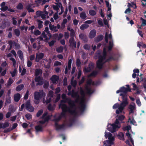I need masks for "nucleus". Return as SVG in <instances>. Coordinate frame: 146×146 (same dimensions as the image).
<instances>
[{"instance_id": "1", "label": "nucleus", "mask_w": 146, "mask_h": 146, "mask_svg": "<svg viewBox=\"0 0 146 146\" xmlns=\"http://www.w3.org/2000/svg\"><path fill=\"white\" fill-rule=\"evenodd\" d=\"M62 97L63 100L61 101L59 107L61 108L62 112L58 120L60 119V117H64L66 112L74 115L76 114V103L66 98L65 94H63Z\"/></svg>"}, {"instance_id": "2", "label": "nucleus", "mask_w": 146, "mask_h": 146, "mask_svg": "<svg viewBox=\"0 0 146 146\" xmlns=\"http://www.w3.org/2000/svg\"><path fill=\"white\" fill-rule=\"evenodd\" d=\"M127 88L123 87L121 88L119 90L116 91L117 94L119 92L121 93L120 96H121L122 100L120 104L116 103L113 106V109L118 108L116 111V113L117 114L122 112L125 107L129 104V102L127 98V92L128 91H131V89L129 88V85H127Z\"/></svg>"}, {"instance_id": "3", "label": "nucleus", "mask_w": 146, "mask_h": 146, "mask_svg": "<svg viewBox=\"0 0 146 146\" xmlns=\"http://www.w3.org/2000/svg\"><path fill=\"white\" fill-rule=\"evenodd\" d=\"M96 55L98 57V60L97 62V67L101 69L102 68L103 64L106 61V48H104L102 53L99 54L96 53Z\"/></svg>"}, {"instance_id": "4", "label": "nucleus", "mask_w": 146, "mask_h": 146, "mask_svg": "<svg viewBox=\"0 0 146 146\" xmlns=\"http://www.w3.org/2000/svg\"><path fill=\"white\" fill-rule=\"evenodd\" d=\"M97 74V72L96 71H94L92 72L90 75L88 76V79L87 81V85L86 87V92L88 94H91L93 92L91 88L88 85H97L95 84L94 82L90 79L89 78L91 76L94 77Z\"/></svg>"}, {"instance_id": "5", "label": "nucleus", "mask_w": 146, "mask_h": 146, "mask_svg": "<svg viewBox=\"0 0 146 146\" xmlns=\"http://www.w3.org/2000/svg\"><path fill=\"white\" fill-rule=\"evenodd\" d=\"M50 117L48 115L47 112H45L42 115V119L43 121H40L39 123L40 125L36 126L35 129L36 132H41L42 131V125L45 122L47 121L50 119Z\"/></svg>"}, {"instance_id": "6", "label": "nucleus", "mask_w": 146, "mask_h": 146, "mask_svg": "<svg viewBox=\"0 0 146 146\" xmlns=\"http://www.w3.org/2000/svg\"><path fill=\"white\" fill-rule=\"evenodd\" d=\"M128 108L129 109V116L128 122L133 125L135 124V122L133 118V113L135 110V105L130 104L129 105Z\"/></svg>"}, {"instance_id": "7", "label": "nucleus", "mask_w": 146, "mask_h": 146, "mask_svg": "<svg viewBox=\"0 0 146 146\" xmlns=\"http://www.w3.org/2000/svg\"><path fill=\"white\" fill-rule=\"evenodd\" d=\"M45 94L42 90H40L38 91H36L34 93V102L35 104H38L40 102V100L45 96Z\"/></svg>"}, {"instance_id": "8", "label": "nucleus", "mask_w": 146, "mask_h": 146, "mask_svg": "<svg viewBox=\"0 0 146 146\" xmlns=\"http://www.w3.org/2000/svg\"><path fill=\"white\" fill-rule=\"evenodd\" d=\"M105 136L106 138H108V140L104 142V146H111L114 144L115 138L112 134L110 133H106L105 132Z\"/></svg>"}, {"instance_id": "9", "label": "nucleus", "mask_w": 146, "mask_h": 146, "mask_svg": "<svg viewBox=\"0 0 146 146\" xmlns=\"http://www.w3.org/2000/svg\"><path fill=\"white\" fill-rule=\"evenodd\" d=\"M120 127V125L119 124L118 119H116L114 123L108 125V129L111 132L113 133L117 131Z\"/></svg>"}, {"instance_id": "10", "label": "nucleus", "mask_w": 146, "mask_h": 146, "mask_svg": "<svg viewBox=\"0 0 146 146\" xmlns=\"http://www.w3.org/2000/svg\"><path fill=\"white\" fill-rule=\"evenodd\" d=\"M105 40L107 43L109 41L108 49L109 50H111L113 45L112 36L111 33L109 35H108L107 33H106L105 36Z\"/></svg>"}, {"instance_id": "11", "label": "nucleus", "mask_w": 146, "mask_h": 146, "mask_svg": "<svg viewBox=\"0 0 146 146\" xmlns=\"http://www.w3.org/2000/svg\"><path fill=\"white\" fill-rule=\"evenodd\" d=\"M80 94L82 96V98L80 99V105L81 110H82L85 108V98H84V92L82 89L80 88Z\"/></svg>"}, {"instance_id": "12", "label": "nucleus", "mask_w": 146, "mask_h": 146, "mask_svg": "<svg viewBox=\"0 0 146 146\" xmlns=\"http://www.w3.org/2000/svg\"><path fill=\"white\" fill-rule=\"evenodd\" d=\"M105 2L107 6L108 7V11L107 12V17L108 19L109 20H110L111 19V17L112 16L111 12V6L109 4V3L108 1H106Z\"/></svg>"}, {"instance_id": "13", "label": "nucleus", "mask_w": 146, "mask_h": 146, "mask_svg": "<svg viewBox=\"0 0 146 146\" xmlns=\"http://www.w3.org/2000/svg\"><path fill=\"white\" fill-rule=\"evenodd\" d=\"M53 92L52 91H50L49 92L47 96V100L46 101H44V100L43 101V103H46L47 104L49 103L51 101V98L53 97Z\"/></svg>"}, {"instance_id": "14", "label": "nucleus", "mask_w": 146, "mask_h": 146, "mask_svg": "<svg viewBox=\"0 0 146 146\" xmlns=\"http://www.w3.org/2000/svg\"><path fill=\"white\" fill-rule=\"evenodd\" d=\"M68 94V95H71L72 97L76 98V102L78 101L79 99V97L78 92H74L73 91H72V92H69Z\"/></svg>"}, {"instance_id": "15", "label": "nucleus", "mask_w": 146, "mask_h": 146, "mask_svg": "<svg viewBox=\"0 0 146 146\" xmlns=\"http://www.w3.org/2000/svg\"><path fill=\"white\" fill-rule=\"evenodd\" d=\"M26 108L27 110L31 112L33 111L34 109V108L30 105V102L29 101H27L26 102Z\"/></svg>"}, {"instance_id": "16", "label": "nucleus", "mask_w": 146, "mask_h": 146, "mask_svg": "<svg viewBox=\"0 0 146 146\" xmlns=\"http://www.w3.org/2000/svg\"><path fill=\"white\" fill-rule=\"evenodd\" d=\"M94 67V65L93 63H90L87 68H85L84 69V73H87L90 72L92 70Z\"/></svg>"}, {"instance_id": "17", "label": "nucleus", "mask_w": 146, "mask_h": 146, "mask_svg": "<svg viewBox=\"0 0 146 146\" xmlns=\"http://www.w3.org/2000/svg\"><path fill=\"white\" fill-rule=\"evenodd\" d=\"M44 56V54L42 53L38 52L36 54L35 60L36 62H38L40 60L42 59Z\"/></svg>"}, {"instance_id": "18", "label": "nucleus", "mask_w": 146, "mask_h": 146, "mask_svg": "<svg viewBox=\"0 0 146 146\" xmlns=\"http://www.w3.org/2000/svg\"><path fill=\"white\" fill-rule=\"evenodd\" d=\"M9 44L10 46V49L13 46H15V48L18 49L19 48V44L16 43L14 42H12L11 41H9Z\"/></svg>"}, {"instance_id": "19", "label": "nucleus", "mask_w": 146, "mask_h": 146, "mask_svg": "<svg viewBox=\"0 0 146 146\" xmlns=\"http://www.w3.org/2000/svg\"><path fill=\"white\" fill-rule=\"evenodd\" d=\"M38 39H39L40 40H43L45 41H47L48 40V39L45 34V32H43L41 36Z\"/></svg>"}, {"instance_id": "20", "label": "nucleus", "mask_w": 146, "mask_h": 146, "mask_svg": "<svg viewBox=\"0 0 146 146\" xmlns=\"http://www.w3.org/2000/svg\"><path fill=\"white\" fill-rule=\"evenodd\" d=\"M36 82L38 83L36 84V85H41L43 84V79L39 77H36L35 78Z\"/></svg>"}, {"instance_id": "21", "label": "nucleus", "mask_w": 146, "mask_h": 146, "mask_svg": "<svg viewBox=\"0 0 146 146\" xmlns=\"http://www.w3.org/2000/svg\"><path fill=\"white\" fill-rule=\"evenodd\" d=\"M50 79L53 83H56L59 80V78L57 76L53 75Z\"/></svg>"}, {"instance_id": "22", "label": "nucleus", "mask_w": 146, "mask_h": 146, "mask_svg": "<svg viewBox=\"0 0 146 146\" xmlns=\"http://www.w3.org/2000/svg\"><path fill=\"white\" fill-rule=\"evenodd\" d=\"M96 34V31L95 30H91L89 34V36L91 38H94Z\"/></svg>"}, {"instance_id": "23", "label": "nucleus", "mask_w": 146, "mask_h": 146, "mask_svg": "<svg viewBox=\"0 0 146 146\" xmlns=\"http://www.w3.org/2000/svg\"><path fill=\"white\" fill-rule=\"evenodd\" d=\"M21 98V95L19 93L15 94L14 96V100L15 102H18L19 100Z\"/></svg>"}, {"instance_id": "24", "label": "nucleus", "mask_w": 146, "mask_h": 146, "mask_svg": "<svg viewBox=\"0 0 146 146\" xmlns=\"http://www.w3.org/2000/svg\"><path fill=\"white\" fill-rule=\"evenodd\" d=\"M69 42L70 45L75 47L76 46V43L74 42V39L73 38H70L69 40Z\"/></svg>"}, {"instance_id": "25", "label": "nucleus", "mask_w": 146, "mask_h": 146, "mask_svg": "<svg viewBox=\"0 0 146 146\" xmlns=\"http://www.w3.org/2000/svg\"><path fill=\"white\" fill-rule=\"evenodd\" d=\"M56 129L57 130H59L60 129H64L66 127V125L64 124L62 125H58L56 124Z\"/></svg>"}, {"instance_id": "26", "label": "nucleus", "mask_w": 146, "mask_h": 146, "mask_svg": "<svg viewBox=\"0 0 146 146\" xmlns=\"http://www.w3.org/2000/svg\"><path fill=\"white\" fill-rule=\"evenodd\" d=\"M49 1H46L45 0H38L35 1L37 4L41 3L42 5H43L45 4L46 2H48Z\"/></svg>"}, {"instance_id": "27", "label": "nucleus", "mask_w": 146, "mask_h": 146, "mask_svg": "<svg viewBox=\"0 0 146 146\" xmlns=\"http://www.w3.org/2000/svg\"><path fill=\"white\" fill-rule=\"evenodd\" d=\"M14 68V70L13 72H10L12 77H13L15 76L17 73V66L15 67Z\"/></svg>"}, {"instance_id": "28", "label": "nucleus", "mask_w": 146, "mask_h": 146, "mask_svg": "<svg viewBox=\"0 0 146 146\" xmlns=\"http://www.w3.org/2000/svg\"><path fill=\"white\" fill-rule=\"evenodd\" d=\"M49 28L50 30L55 32L57 31L58 30L56 29V27L51 24H49Z\"/></svg>"}, {"instance_id": "29", "label": "nucleus", "mask_w": 146, "mask_h": 146, "mask_svg": "<svg viewBox=\"0 0 146 146\" xmlns=\"http://www.w3.org/2000/svg\"><path fill=\"white\" fill-rule=\"evenodd\" d=\"M24 86L23 84H21L17 86L16 88V90L17 91H20L24 88Z\"/></svg>"}, {"instance_id": "30", "label": "nucleus", "mask_w": 146, "mask_h": 146, "mask_svg": "<svg viewBox=\"0 0 146 146\" xmlns=\"http://www.w3.org/2000/svg\"><path fill=\"white\" fill-rule=\"evenodd\" d=\"M48 14V12L46 11H45L44 12H42V13L41 16V18L43 19H45L46 18V16Z\"/></svg>"}, {"instance_id": "31", "label": "nucleus", "mask_w": 146, "mask_h": 146, "mask_svg": "<svg viewBox=\"0 0 146 146\" xmlns=\"http://www.w3.org/2000/svg\"><path fill=\"white\" fill-rule=\"evenodd\" d=\"M42 73V70H41L37 69L35 71V75L38 76L41 74Z\"/></svg>"}, {"instance_id": "32", "label": "nucleus", "mask_w": 146, "mask_h": 146, "mask_svg": "<svg viewBox=\"0 0 146 146\" xmlns=\"http://www.w3.org/2000/svg\"><path fill=\"white\" fill-rule=\"evenodd\" d=\"M125 118L124 116L123 115H119L118 116V118L116 119H118V121L119 122V124H120V122H121Z\"/></svg>"}, {"instance_id": "33", "label": "nucleus", "mask_w": 146, "mask_h": 146, "mask_svg": "<svg viewBox=\"0 0 146 146\" xmlns=\"http://www.w3.org/2000/svg\"><path fill=\"white\" fill-rule=\"evenodd\" d=\"M103 36L102 35H100L95 39L96 42H99L103 38Z\"/></svg>"}, {"instance_id": "34", "label": "nucleus", "mask_w": 146, "mask_h": 146, "mask_svg": "<svg viewBox=\"0 0 146 146\" xmlns=\"http://www.w3.org/2000/svg\"><path fill=\"white\" fill-rule=\"evenodd\" d=\"M90 15L91 16H93L96 14V12L93 10H90L89 11Z\"/></svg>"}, {"instance_id": "35", "label": "nucleus", "mask_w": 146, "mask_h": 146, "mask_svg": "<svg viewBox=\"0 0 146 146\" xmlns=\"http://www.w3.org/2000/svg\"><path fill=\"white\" fill-rule=\"evenodd\" d=\"M80 17L82 19H85L86 17V16L85 12H82L80 14Z\"/></svg>"}, {"instance_id": "36", "label": "nucleus", "mask_w": 146, "mask_h": 146, "mask_svg": "<svg viewBox=\"0 0 146 146\" xmlns=\"http://www.w3.org/2000/svg\"><path fill=\"white\" fill-rule=\"evenodd\" d=\"M89 25L86 24H83L80 27V29L81 30H84L88 28L89 27Z\"/></svg>"}, {"instance_id": "37", "label": "nucleus", "mask_w": 146, "mask_h": 146, "mask_svg": "<svg viewBox=\"0 0 146 146\" xmlns=\"http://www.w3.org/2000/svg\"><path fill=\"white\" fill-rule=\"evenodd\" d=\"M118 137L119 139L121 140H124L123 134L122 133H120L118 135Z\"/></svg>"}, {"instance_id": "38", "label": "nucleus", "mask_w": 146, "mask_h": 146, "mask_svg": "<svg viewBox=\"0 0 146 146\" xmlns=\"http://www.w3.org/2000/svg\"><path fill=\"white\" fill-rule=\"evenodd\" d=\"M6 102H5V104H9L11 103V98L10 96H7L6 98Z\"/></svg>"}, {"instance_id": "39", "label": "nucleus", "mask_w": 146, "mask_h": 146, "mask_svg": "<svg viewBox=\"0 0 146 146\" xmlns=\"http://www.w3.org/2000/svg\"><path fill=\"white\" fill-rule=\"evenodd\" d=\"M131 129V127L129 126H127L126 127H124L123 128V130L124 131L127 130L128 132H129V131Z\"/></svg>"}, {"instance_id": "40", "label": "nucleus", "mask_w": 146, "mask_h": 146, "mask_svg": "<svg viewBox=\"0 0 146 146\" xmlns=\"http://www.w3.org/2000/svg\"><path fill=\"white\" fill-rule=\"evenodd\" d=\"M17 54L19 57L22 59L23 58V53L21 50H19L17 52Z\"/></svg>"}, {"instance_id": "41", "label": "nucleus", "mask_w": 146, "mask_h": 146, "mask_svg": "<svg viewBox=\"0 0 146 146\" xmlns=\"http://www.w3.org/2000/svg\"><path fill=\"white\" fill-rule=\"evenodd\" d=\"M74 77H72L71 80V84L74 87H75L76 84V80H74Z\"/></svg>"}, {"instance_id": "42", "label": "nucleus", "mask_w": 146, "mask_h": 146, "mask_svg": "<svg viewBox=\"0 0 146 146\" xmlns=\"http://www.w3.org/2000/svg\"><path fill=\"white\" fill-rule=\"evenodd\" d=\"M126 135L127 136L128 138L130 140L131 143L132 144L133 143V140L132 139L130 136V134L129 133V132H128L127 133H126Z\"/></svg>"}, {"instance_id": "43", "label": "nucleus", "mask_w": 146, "mask_h": 146, "mask_svg": "<svg viewBox=\"0 0 146 146\" xmlns=\"http://www.w3.org/2000/svg\"><path fill=\"white\" fill-rule=\"evenodd\" d=\"M52 7L54 9L56 10L57 11L56 12H57V11H58V10L59 7H60V5H52Z\"/></svg>"}, {"instance_id": "44", "label": "nucleus", "mask_w": 146, "mask_h": 146, "mask_svg": "<svg viewBox=\"0 0 146 146\" xmlns=\"http://www.w3.org/2000/svg\"><path fill=\"white\" fill-rule=\"evenodd\" d=\"M13 80L11 78H10L8 81L7 86H10L13 83Z\"/></svg>"}, {"instance_id": "45", "label": "nucleus", "mask_w": 146, "mask_h": 146, "mask_svg": "<svg viewBox=\"0 0 146 146\" xmlns=\"http://www.w3.org/2000/svg\"><path fill=\"white\" fill-rule=\"evenodd\" d=\"M14 31L15 35L17 36H19L20 34V32L18 29H15Z\"/></svg>"}, {"instance_id": "46", "label": "nucleus", "mask_w": 146, "mask_h": 146, "mask_svg": "<svg viewBox=\"0 0 146 146\" xmlns=\"http://www.w3.org/2000/svg\"><path fill=\"white\" fill-rule=\"evenodd\" d=\"M10 60L12 61L14 68H15V67L17 66L16 64V61L13 58H10Z\"/></svg>"}, {"instance_id": "47", "label": "nucleus", "mask_w": 146, "mask_h": 146, "mask_svg": "<svg viewBox=\"0 0 146 146\" xmlns=\"http://www.w3.org/2000/svg\"><path fill=\"white\" fill-rule=\"evenodd\" d=\"M71 63L72 60L71 59H70L68 61V67H67V68L68 69V70H70L71 68Z\"/></svg>"}, {"instance_id": "48", "label": "nucleus", "mask_w": 146, "mask_h": 146, "mask_svg": "<svg viewBox=\"0 0 146 146\" xmlns=\"http://www.w3.org/2000/svg\"><path fill=\"white\" fill-rule=\"evenodd\" d=\"M44 31L48 34V36H49L50 38L51 36V34L49 33L48 28V27H47L45 28Z\"/></svg>"}, {"instance_id": "49", "label": "nucleus", "mask_w": 146, "mask_h": 146, "mask_svg": "<svg viewBox=\"0 0 146 146\" xmlns=\"http://www.w3.org/2000/svg\"><path fill=\"white\" fill-rule=\"evenodd\" d=\"M8 7L7 6H5L1 7L0 9L1 11H4L7 10Z\"/></svg>"}, {"instance_id": "50", "label": "nucleus", "mask_w": 146, "mask_h": 146, "mask_svg": "<svg viewBox=\"0 0 146 146\" xmlns=\"http://www.w3.org/2000/svg\"><path fill=\"white\" fill-rule=\"evenodd\" d=\"M23 6L21 3H19L17 6V8L18 9H21L23 8Z\"/></svg>"}, {"instance_id": "51", "label": "nucleus", "mask_w": 146, "mask_h": 146, "mask_svg": "<svg viewBox=\"0 0 146 146\" xmlns=\"http://www.w3.org/2000/svg\"><path fill=\"white\" fill-rule=\"evenodd\" d=\"M38 28L40 29V28H42V22L40 20H38Z\"/></svg>"}, {"instance_id": "52", "label": "nucleus", "mask_w": 146, "mask_h": 146, "mask_svg": "<svg viewBox=\"0 0 146 146\" xmlns=\"http://www.w3.org/2000/svg\"><path fill=\"white\" fill-rule=\"evenodd\" d=\"M34 34L36 35H40V32L38 30H35L33 32Z\"/></svg>"}, {"instance_id": "53", "label": "nucleus", "mask_w": 146, "mask_h": 146, "mask_svg": "<svg viewBox=\"0 0 146 146\" xmlns=\"http://www.w3.org/2000/svg\"><path fill=\"white\" fill-rule=\"evenodd\" d=\"M48 108L50 111H52L54 109V107L52 106L51 104H49L48 106Z\"/></svg>"}, {"instance_id": "54", "label": "nucleus", "mask_w": 146, "mask_h": 146, "mask_svg": "<svg viewBox=\"0 0 146 146\" xmlns=\"http://www.w3.org/2000/svg\"><path fill=\"white\" fill-rule=\"evenodd\" d=\"M63 50V47L62 46H60L56 49L57 51L59 52H61Z\"/></svg>"}, {"instance_id": "55", "label": "nucleus", "mask_w": 146, "mask_h": 146, "mask_svg": "<svg viewBox=\"0 0 146 146\" xmlns=\"http://www.w3.org/2000/svg\"><path fill=\"white\" fill-rule=\"evenodd\" d=\"M49 83L47 81H46L44 82V87L45 88H47L48 86Z\"/></svg>"}, {"instance_id": "56", "label": "nucleus", "mask_w": 146, "mask_h": 146, "mask_svg": "<svg viewBox=\"0 0 146 146\" xmlns=\"http://www.w3.org/2000/svg\"><path fill=\"white\" fill-rule=\"evenodd\" d=\"M55 40H52L50 42H48V44L50 46H51L53 45L55 42H56Z\"/></svg>"}, {"instance_id": "57", "label": "nucleus", "mask_w": 146, "mask_h": 146, "mask_svg": "<svg viewBox=\"0 0 146 146\" xmlns=\"http://www.w3.org/2000/svg\"><path fill=\"white\" fill-rule=\"evenodd\" d=\"M75 35V33L74 31V30L72 29H71L70 30V35L71 36H74Z\"/></svg>"}, {"instance_id": "58", "label": "nucleus", "mask_w": 146, "mask_h": 146, "mask_svg": "<svg viewBox=\"0 0 146 146\" xmlns=\"http://www.w3.org/2000/svg\"><path fill=\"white\" fill-rule=\"evenodd\" d=\"M43 111L42 110H39L37 113L36 116L37 117H39L40 115L42 113Z\"/></svg>"}, {"instance_id": "59", "label": "nucleus", "mask_w": 146, "mask_h": 146, "mask_svg": "<svg viewBox=\"0 0 146 146\" xmlns=\"http://www.w3.org/2000/svg\"><path fill=\"white\" fill-rule=\"evenodd\" d=\"M76 65L78 66H80V65L81 62L79 59H77L76 60Z\"/></svg>"}, {"instance_id": "60", "label": "nucleus", "mask_w": 146, "mask_h": 146, "mask_svg": "<svg viewBox=\"0 0 146 146\" xmlns=\"http://www.w3.org/2000/svg\"><path fill=\"white\" fill-rule=\"evenodd\" d=\"M58 11H57V12L55 13L54 15V18L55 20L57 19L58 18Z\"/></svg>"}, {"instance_id": "61", "label": "nucleus", "mask_w": 146, "mask_h": 146, "mask_svg": "<svg viewBox=\"0 0 146 146\" xmlns=\"http://www.w3.org/2000/svg\"><path fill=\"white\" fill-rule=\"evenodd\" d=\"M29 91H27L24 96V99L25 100L27 99V98H28L29 96Z\"/></svg>"}, {"instance_id": "62", "label": "nucleus", "mask_w": 146, "mask_h": 146, "mask_svg": "<svg viewBox=\"0 0 146 146\" xmlns=\"http://www.w3.org/2000/svg\"><path fill=\"white\" fill-rule=\"evenodd\" d=\"M69 36V33L66 32H65L64 33V37L65 39H68Z\"/></svg>"}, {"instance_id": "63", "label": "nucleus", "mask_w": 146, "mask_h": 146, "mask_svg": "<svg viewBox=\"0 0 146 146\" xmlns=\"http://www.w3.org/2000/svg\"><path fill=\"white\" fill-rule=\"evenodd\" d=\"M73 22L74 25H76L78 23V21L76 19H74L73 20Z\"/></svg>"}, {"instance_id": "64", "label": "nucleus", "mask_w": 146, "mask_h": 146, "mask_svg": "<svg viewBox=\"0 0 146 146\" xmlns=\"http://www.w3.org/2000/svg\"><path fill=\"white\" fill-rule=\"evenodd\" d=\"M136 102L137 105L140 106L141 105V102L139 99H137L136 100Z\"/></svg>"}]
</instances>
